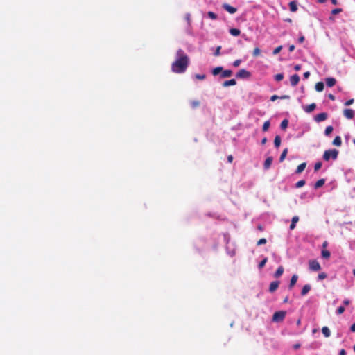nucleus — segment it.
I'll return each instance as SVG.
<instances>
[{
  "label": "nucleus",
  "instance_id": "b1692460",
  "mask_svg": "<svg viewBox=\"0 0 355 355\" xmlns=\"http://www.w3.org/2000/svg\"><path fill=\"white\" fill-rule=\"evenodd\" d=\"M324 183H325V180L324 179H320V180H318L315 183L314 188L315 189L320 188V187H322L324 184Z\"/></svg>",
  "mask_w": 355,
  "mask_h": 355
},
{
  "label": "nucleus",
  "instance_id": "7c9ffc66",
  "mask_svg": "<svg viewBox=\"0 0 355 355\" xmlns=\"http://www.w3.org/2000/svg\"><path fill=\"white\" fill-rule=\"evenodd\" d=\"M333 127L331 125H329L325 128L324 134L325 135L328 136L333 132Z\"/></svg>",
  "mask_w": 355,
  "mask_h": 355
},
{
  "label": "nucleus",
  "instance_id": "9d476101",
  "mask_svg": "<svg viewBox=\"0 0 355 355\" xmlns=\"http://www.w3.org/2000/svg\"><path fill=\"white\" fill-rule=\"evenodd\" d=\"M300 81V77L297 74H294L293 76H291L290 78V82H291V85L292 86H295L298 84Z\"/></svg>",
  "mask_w": 355,
  "mask_h": 355
},
{
  "label": "nucleus",
  "instance_id": "4c0bfd02",
  "mask_svg": "<svg viewBox=\"0 0 355 355\" xmlns=\"http://www.w3.org/2000/svg\"><path fill=\"white\" fill-rule=\"evenodd\" d=\"M321 167H322V162H318L315 164L314 171H318V170H320L321 168Z\"/></svg>",
  "mask_w": 355,
  "mask_h": 355
},
{
  "label": "nucleus",
  "instance_id": "052dcab7",
  "mask_svg": "<svg viewBox=\"0 0 355 355\" xmlns=\"http://www.w3.org/2000/svg\"><path fill=\"white\" fill-rule=\"evenodd\" d=\"M350 330L352 332H355V322L350 327Z\"/></svg>",
  "mask_w": 355,
  "mask_h": 355
},
{
  "label": "nucleus",
  "instance_id": "20e7f679",
  "mask_svg": "<svg viewBox=\"0 0 355 355\" xmlns=\"http://www.w3.org/2000/svg\"><path fill=\"white\" fill-rule=\"evenodd\" d=\"M309 269L313 271H318L321 269L320 264L317 260H310L309 262Z\"/></svg>",
  "mask_w": 355,
  "mask_h": 355
},
{
  "label": "nucleus",
  "instance_id": "58836bf2",
  "mask_svg": "<svg viewBox=\"0 0 355 355\" xmlns=\"http://www.w3.org/2000/svg\"><path fill=\"white\" fill-rule=\"evenodd\" d=\"M283 78H284L283 73H278V74L275 75V79L277 81H281L283 80Z\"/></svg>",
  "mask_w": 355,
  "mask_h": 355
},
{
  "label": "nucleus",
  "instance_id": "49530a36",
  "mask_svg": "<svg viewBox=\"0 0 355 355\" xmlns=\"http://www.w3.org/2000/svg\"><path fill=\"white\" fill-rule=\"evenodd\" d=\"M220 49H221V46H218L216 48V51H215V52H214V55L215 56H218V55L220 54Z\"/></svg>",
  "mask_w": 355,
  "mask_h": 355
},
{
  "label": "nucleus",
  "instance_id": "6ab92c4d",
  "mask_svg": "<svg viewBox=\"0 0 355 355\" xmlns=\"http://www.w3.org/2000/svg\"><path fill=\"white\" fill-rule=\"evenodd\" d=\"M324 83L322 82H318L315 85V89L317 92H322L324 89Z\"/></svg>",
  "mask_w": 355,
  "mask_h": 355
},
{
  "label": "nucleus",
  "instance_id": "bb28decb",
  "mask_svg": "<svg viewBox=\"0 0 355 355\" xmlns=\"http://www.w3.org/2000/svg\"><path fill=\"white\" fill-rule=\"evenodd\" d=\"M230 33L233 36H239L241 34V31L238 28H231Z\"/></svg>",
  "mask_w": 355,
  "mask_h": 355
},
{
  "label": "nucleus",
  "instance_id": "37998d69",
  "mask_svg": "<svg viewBox=\"0 0 355 355\" xmlns=\"http://www.w3.org/2000/svg\"><path fill=\"white\" fill-rule=\"evenodd\" d=\"M345 309L344 306H339L336 310V313L337 314L340 315L345 311Z\"/></svg>",
  "mask_w": 355,
  "mask_h": 355
},
{
  "label": "nucleus",
  "instance_id": "7ed1b4c3",
  "mask_svg": "<svg viewBox=\"0 0 355 355\" xmlns=\"http://www.w3.org/2000/svg\"><path fill=\"white\" fill-rule=\"evenodd\" d=\"M286 315V311H279L274 313L272 315V321L275 322H280L284 320Z\"/></svg>",
  "mask_w": 355,
  "mask_h": 355
},
{
  "label": "nucleus",
  "instance_id": "0e129e2a",
  "mask_svg": "<svg viewBox=\"0 0 355 355\" xmlns=\"http://www.w3.org/2000/svg\"><path fill=\"white\" fill-rule=\"evenodd\" d=\"M267 142V138L264 137L261 140V144L264 145Z\"/></svg>",
  "mask_w": 355,
  "mask_h": 355
},
{
  "label": "nucleus",
  "instance_id": "2eb2a0df",
  "mask_svg": "<svg viewBox=\"0 0 355 355\" xmlns=\"http://www.w3.org/2000/svg\"><path fill=\"white\" fill-rule=\"evenodd\" d=\"M311 285L310 284H306L303 286L302 289V291H301V295L302 296H304L306 295L311 290Z\"/></svg>",
  "mask_w": 355,
  "mask_h": 355
},
{
  "label": "nucleus",
  "instance_id": "f704fd0d",
  "mask_svg": "<svg viewBox=\"0 0 355 355\" xmlns=\"http://www.w3.org/2000/svg\"><path fill=\"white\" fill-rule=\"evenodd\" d=\"M200 105V101H197V100H194V101H192L191 102V106L192 108H196L197 107H198Z\"/></svg>",
  "mask_w": 355,
  "mask_h": 355
},
{
  "label": "nucleus",
  "instance_id": "c9c22d12",
  "mask_svg": "<svg viewBox=\"0 0 355 355\" xmlns=\"http://www.w3.org/2000/svg\"><path fill=\"white\" fill-rule=\"evenodd\" d=\"M305 184H306V182H305V180H299V181L295 184V187H297V188H300V187H303Z\"/></svg>",
  "mask_w": 355,
  "mask_h": 355
},
{
  "label": "nucleus",
  "instance_id": "79ce46f5",
  "mask_svg": "<svg viewBox=\"0 0 355 355\" xmlns=\"http://www.w3.org/2000/svg\"><path fill=\"white\" fill-rule=\"evenodd\" d=\"M267 242L266 239L265 238H261L258 241H257V245H263V244H266Z\"/></svg>",
  "mask_w": 355,
  "mask_h": 355
},
{
  "label": "nucleus",
  "instance_id": "0eeeda50",
  "mask_svg": "<svg viewBox=\"0 0 355 355\" xmlns=\"http://www.w3.org/2000/svg\"><path fill=\"white\" fill-rule=\"evenodd\" d=\"M328 114L326 112H322L315 116V121L317 122H321L325 121L327 119Z\"/></svg>",
  "mask_w": 355,
  "mask_h": 355
},
{
  "label": "nucleus",
  "instance_id": "ddd939ff",
  "mask_svg": "<svg viewBox=\"0 0 355 355\" xmlns=\"http://www.w3.org/2000/svg\"><path fill=\"white\" fill-rule=\"evenodd\" d=\"M272 160L273 159L272 157H268L266 158L263 164V167L265 169H268L270 167Z\"/></svg>",
  "mask_w": 355,
  "mask_h": 355
},
{
  "label": "nucleus",
  "instance_id": "393cba45",
  "mask_svg": "<svg viewBox=\"0 0 355 355\" xmlns=\"http://www.w3.org/2000/svg\"><path fill=\"white\" fill-rule=\"evenodd\" d=\"M322 332L323 335L327 338L329 337L331 335V331L327 327H323L322 328Z\"/></svg>",
  "mask_w": 355,
  "mask_h": 355
},
{
  "label": "nucleus",
  "instance_id": "f03ea898",
  "mask_svg": "<svg viewBox=\"0 0 355 355\" xmlns=\"http://www.w3.org/2000/svg\"><path fill=\"white\" fill-rule=\"evenodd\" d=\"M338 153V150L336 149L327 150L324 151L322 157L324 161H329L331 158L335 160L337 159Z\"/></svg>",
  "mask_w": 355,
  "mask_h": 355
},
{
  "label": "nucleus",
  "instance_id": "4d7b16f0",
  "mask_svg": "<svg viewBox=\"0 0 355 355\" xmlns=\"http://www.w3.org/2000/svg\"><path fill=\"white\" fill-rule=\"evenodd\" d=\"M328 97H329V98L330 100H331V101H334V100H335V96H334V95H333L332 94H329L328 95Z\"/></svg>",
  "mask_w": 355,
  "mask_h": 355
},
{
  "label": "nucleus",
  "instance_id": "423d86ee",
  "mask_svg": "<svg viewBox=\"0 0 355 355\" xmlns=\"http://www.w3.org/2000/svg\"><path fill=\"white\" fill-rule=\"evenodd\" d=\"M223 8L230 14H234L237 11V9L228 3H223L222 6Z\"/></svg>",
  "mask_w": 355,
  "mask_h": 355
},
{
  "label": "nucleus",
  "instance_id": "f8f14e48",
  "mask_svg": "<svg viewBox=\"0 0 355 355\" xmlns=\"http://www.w3.org/2000/svg\"><path fill=\"white\" fill-rule=\"evenodd\" d=\"M298 279V276L297 275H293L291 279L290 284L288 286L289 289H292L293 287L295 285Z\"/></svg>",
  "mask_w": 355,
  "mask_h": 355
},
{
  "label": "nucleus",
  "instance_id": "69168bd1",
  "mask_svg": "<svg viewBox=\"0 0 355 355\" xmlns=\"http://www.w3.org/2000/svg\"><path fill=\"white\" fill-rule=\"evenodd\" d=\"M343 304L345 305H348L349 304V300L348 299H346L343 301Z\"/></svg>",
  "mask_w": 355,
  "mask_h": 355
},
{
  "label": "nucleus",
  "instance_id": "9b49d317",
  "mask_svg": "<svg viewBox=\"0 0 355 355\" xmlns=\"http://www.w3.org/2000/svg\"><path fill=\"white\" fill-rule=\"evenodd\" d=\"M326 84L328 87H331L336 83V80L334 78L329 77L325 79Z\"/></svg>",
  "mask_w": 355,
  "mask_h": 355
},
{
  "label": "nucleus",
  "instance_id": "bf43d9fd",
  "mask_svg": "<svg viewBox=\"0 0 355 355\" xmlns=\"http://www.w3.org/2000/svg\"><path fill=\"white\" fill-rule=\"evenodd\" d=\"M328 245V242L327 241H324L322 243V248L323 249H325Z\"/></svg>",
  "mask_w": 355,
  "mask_h": 355
},
{
  "label": "nucleus",
  "instance_id": "e433bc0d",
  "mask_svg": "<svg viewBox=\"0 0 355 355\" xmlns=\"http://www.w3.org/2000/svg\"><path fill=\"white\" fill-rule=\"evenodd\" d=\"M268 261V259L266 257L264 258L259 263V269H261L262 268L264 267V266L266 265V262Z\"/></svg>",
  "mask_w": 355,
  "mask_h": 355
},
{
  "label": "nucleus",
  "instance_id": "864d4df0",
  "mask_svg": "<svg viewBox=\"0 0 355 355\" xmlns=\"http://www.w3.org/2000/svg\"><path fill=\"white\" fill-rule=\"evenodd\" d=\"M304 40H305L304 37L303 35H302V36H300V37H299V39H298V42H299L300 43H302V42H304Z\"/></svg>",
  "mask_w": 355,
  "mask_h": 355
},
{
  "label": "nucleus",
  "instance_id": "412c9836",
  "mask_svg": "<svg viewBox=\"0 0 355 355\" xmlns=\"http://www.w3.org/2000/svg\"><path fill=\"white\" fill-rule=\"evenodd\" d=\"M299 220V217L295 216H293V218H292V220H291V223L290 225V229L291 230H293L295 229V224L297 222H298Z\"/></svg>",
  "mask_w": 355,
  "mask_h": 355
},
{
  "label": "nucleus",
  "instance_id": "a19ab883",
  "mask_svg": "<svg viewBox=\"0 0 355 355\" xmlns=\"http://www.w3.org/2000/svg\"><path fill=\"white\" fill-rule=\"evenodd\" d=\"M282 46H277V48H275V49L273 50V52H272L273 55H277V54H278V53L281 51V50H282Z\"/></svg>",
  "mask_w": 355,
  "mask_h": 355
},
{
  "label": "nucleus",
  "instance_id": "ea45409f",
  "mask_svg": "<svg viewBox=\"0 0 355 355\" xmlns=\"http://www.w3.org/2000/svg\"><path fill=\"white\" fill-rule=\"evenodd\" d=\"M207 15H208L209 17L211 18V19H217V15L211 11L208 12Z\"/></svg>",
  "mask_w": 355,
  "mask_h": 355
},
{
  "label": "nucleus",
  "instance_id": "473e14b6",
  "mask_svg": "<svg viewBox=\"0 0 355 355\" xmlns=\"http://www.w3.org/2000/svg\"><path fill=\"white\" fill-rule=\"evenodd\" d=\"M270 123L269 121H266L264 122L263 125V128H262V130L263 132H266L268 131L269 127H270Z\"/></svg>",
  "mask_w": 355,
  "mask_h": 355
},
{
  "label": "nucleus",
  "instance_id": "774afa93",
  "mask_svg": "<svg viewBox=\"0 0 355 355\" xmlns=\"http://www.w3.org/2000/svg\"><path fill=\"white\" fill-rule=\"evenodd\" d=\"M288 297L286 296V297L283 300V302H284V303H286V302H288Z\"/></svg>",
  "mask_w": 355,
  "mask_h": 355
},
{
  "label": "nucleus",
  "instance_id": "aec40b11",
  "mask_svg": "<svg viewBox=\"0 0 355 355\" xmlns=\"http://www.w3.org/2000/svg\"><path fill=\"white\" fill-rule=\"evenodd\" d=\"M321 256L322 258L328 259L331 256V253L329 250L326 249H322L321 252Z\"/></svg>",
  "mask_w": 355,
  "mask_h": 355
},
{
  "label": "nucleus",
  "instance_id": "4468645a",
  "mask_svg": "<svg viewBox=\"0 0 355 355\" xmlns=\"http://www.w3.org/2000/svg\"><path fill=\"white\" fill-rule=\"evenodd\" d=\"M316 107V105L315 103H311L307 106H306L304 108V110L307 112V113H310L311 112H313Z\"/></svg>",
  "mask_w": 355,
  "mask_h": 355
},
{
  "label": "nucleus",
  "instance_id": "c03bdc74",
  "mask_svg": "<svg viewBox=\"0 0 355 355\" xmlns=\"http://www.w3.org/2000/svg\"><path fill=\"white\" fill-rule=\"evenodd\" d=\"M327 275L325 272H323L320 273L318 275V279L322 280V279L327 278Z\"/></svg>",
  "mask_w": 355,
  "mask_h": 355
},
{
  "label": "nucleus",
  "instance_id": "dca6fc26",
  "mask_svg": "<svg viewBox=\"0 0 355 355\" xmlns=\"http://www.w3.org/2000/svg\"><path fill=\"white\" fill-rule=\"evenodd\" d=\"M284 272V268L283 266H279L278 268L277 269L276 272H275L274 274V277L275 278H279L280 276L282 275Z\"/></svg>",
  "mask_w": 355,
  "mask_h": 355
},
{
  "label": "nucleus",
  "instance_id": "f257e3e1",
  "mask_svg": "<svg viewBox=\"0 0 355 355\" xmlns=\"http://www.w3.org/2000/svg\"><path fill=\"white\" fill-rule=\"evenodd\" d=\"M177 59L171 64V70L175 73H182L187 69L189 64V57L181 49L177 51Z\"/></svg>",
  "mask_w": 355,
  "mask_h": 355
},
{
  "label": "nucleus",
  "instance_id": "de8ad7c7",
  "mask_svg": "<svg viewBox=\"0 0 355 355\" xmlns=\"http://www.w3.org/2000/svg\"><path fill=\"white\" fill-rule=\"evenodd\" d=\"M196 78L198 80H204L205 78V74H196L195 75Z\"/></svg>",
  "mask_w": 355,
  "mask_h": 355
},
{
  "label": "nucleus",
  "instance_id": "cd10ccee",
  "mask_svg": "<svg viewBox=\"0 0 355 355\" xmlns=\"http://www.w3.org/2000/svg\"><path fill=\"white\" fill-rule=\"evenodd\" d=\"M232 75V71L231 70H224L222 71L221 77L222 78H227L230 77Z\"/></svg>",
  "mask_w": 355,
  "mask_h": 355
},
{
  "label": "nucleus",
  "instance_id": "8fccbe9b",
  "mask_svg": "<svg viewBox=\"0 0 355 355\" xmlns=\"http://www.w3.org/2000/svg\"><path fill=\"white\" fill-rule=\"evenodd\" d=\"M353 103H354V99H349V100L347 101L345 103V105L346 106H349V105H352Z\"/></svg>",
  "mask_w": 355,
  "mask_h": 355
},
{
  "label": "nucleus",
  "instance_id": "338daca9",
  "mask_svg": "<svg viewBox=\"0 0 355 355\" xmlns=\"http://www.w3.org/2000/svg\"><path fill=\"white\" fill-rule=\"evenodd\" d=\"M279 98H281V99H287V98H289V96L284 95V96H282L279 97Z\"/></svg>",
  "mask_w": 355,
  "mask_h": 355
},
{
  "label": "nucleus",
  "instance_id": "39448f33",
  "mask_svg": "<svg viewBox=\"0 0 355 355\" xmlns=\"http://www.w3.org/2000/svg\"><path fill=\"white\" fill-rule=\"evenodd\" d=\"M236 76L238 78H247L250 76V73L247 70L242 69L237 72Z\"/></svg>",
  "mask_w": 355,
  "mask_h": 355
},
{
  "label": "nucleus",
  "instance_id": "72a5a7b5",
  "mask_svg": "<svg viewBox=\"0 0 355 355\" xmlns=\"http://www.w3.org/2000/svg\"><path fill=\"white\" fill-rule=\"evenodd\" d=\"M261 54V50L259 49V47H256L253 50V52H252V55L254 57H258L259 55H260Z\"/></svg>",
  "mask_w": 355,
  "mask_h": 355
},
{
  "label": "nucleus",
  "instance_id": "09e8293b",
  "mask_svg": "<svg viewBox=\"0 0 355 355\" xmlns=\"http://www.w3.org/2000/svg\"><path fill=\"white\" fill-rule=\"evenodd\" d=\"M241 62V60H240V59L236 60L233 62V66L235 67H237L240 65Z\"/></svg>",
  "mask_w": 355,
  "mask_h": 355
},
{
  "label": "nucleus",
  "instance_id": "603ef678",
  "mask_svg": "<svg viewBox=\"0 0 355 355\" xmlns=\"http://www.w3.org/2000/svg\"><path fill=\"white\" fill-rule=\"evenodd\" d=\"M303 76H304V78H308L310 76V72L306 71L304 73Z\"/></svg>",
  "mask_w": 355,
  "mask_h": 355
},
{
  "label": "nucleus",
  "instance_id": "6e6d98bb",
  "mask_svg": "<svg viewBox=\"0 0 355 355\" xmlns=\"http://www.w3.org/2000/svg\"><path fill=\"white\" fill-rule=\"evenodd\" d=\"M300 347V343H296L293 345V349H298Z\"/></svg>",
  "mask_w": 355,
  "mask_h": 355
},
{
  "label": "nucleus",
  "instance_id": "a18cd8bd",
  "mask_svg": "<svg viewBox=\"0 0 355 355\" xmlns=\"http://www.w3.org/2000/svg\"><path fill=\"white\" fill-rule=\"evenodd\" d=\"M342 11H343V10L341 8H335L331 10V14L337 15V14L341 12Z\"/></svg>",
  "mask_w": 355,
  "mask_h": 355
},
{
  "label": "nucleus",
  "instance_id": "13d9d810",
  "mask_svg": "<svg viewBox=\"0 0 355 355\" xmlns=\"http://www.w3.org/2000/svg\"><path fill=\"white\" fill-rule=\"evenodd\" d=\"M232 160H233V156H232V155H229V156L227 157V161H228V162L232 163Z\"/></svg>",
  "mask_w": 355,
  "mask_h": 355
},
{
  "label": "nucleus",
  "instance_id": "3c124183",
  "mask_svg": "<svg viewBox=\"0 0 355 355\" xmlns=\"http://www.w3.org/2000/svg\"><path fill=\"white\" fill-rule=\"evenodd\" d=\"M279 97L277 95H273L270 98V101H275V100L278 99Z\"/></svg>",
  "mask_w": 355,
  "mask_h": 355
},
{
  "label": "nucleus",
  "instance_id": "c85d7f7f",
  "mask_svg": "<svg viewBox=\"0 0 355 355\" xmlns=\"http://www.w3.org/2000/svg\"><path fill=\"white\" fill-rule=\"evenodd\" d=\"M287 153H288V148H285V149L282 151V154H281V155H280V157H279V162H283V161L285 159V158H286V155H287Z\"/></svg>",
  "mask_w": 355,
  "mask_h": 355
},
{
  "label": "nucleus",
  "instance_id": "1a4fd4ad",
  "mask_svg": "<svg viewBox=\"0 0 355 355\" xmlns=\"http://www.w3.org/2000/svg\"><path fill=\"white\" fill-rule=\"evenodd\" d=\"M279 283L280 282L279 281L272 282L269 286V292H270V293L275 292L278 288Z\"/></svg>",
  "mask_w": 355,
  "mask_h": 355
},
{
  "label": "nucleus",
  "instance_id": "2f4dec72",
  "mask_svg": "<svg viewBox=\"0 0 355 355\" xmlns=\"http://www.w3.org/2000/svg\"><path fill=\"white\" fill-rule=\"evenodd\" d=\"M288 121L287 119H284L280 124V127L282 129L285 130L288 127Z\"/></svg>",
  "mask_w": 355,
  "mask_h": 355
},
{
  "label": "nucleus",
  "instance_id": "5fc2aeb1",
  "mask_svg": "<svg viewBox=\"0 0 355 355\" xmlns=\"http://www.w3.org/2000/svg\"><path fill=\"white\" fill-rule=\"evenodd\" d=\"M294 69L295 71H300L301 69V65L300 64H296L295 67H294Z\"/></svg>",
  "mask_w": 355,
  "mask_h": 355
},
{
  "label": "nucleus",
  "instance_id": "a211bd4d",
  "mask_svg": "<svg viewBox=\"0 0 355 355\" xmlns=\"http://www.w3.org/2000/svg\"><path fill=\"white\" fill-rule=\"evenodd\" d=\"M236 84V80L234 79H231V80H225L223 83V86L226 87H229V86L235 85Z\"/></svg>",
  "mask_w": 355,
  "mask_h": 355
},
{
  "label": "nucleus",
  "instance_id": "680f3d73",
  "mask_svg": "<svg viewBox=\"0 0 355 355\" xmlns=\"http://www.w3.org/2000/svg\"><path fill=\"white\" fill-rule=\"evenodd\" d=\"M339 355H346V351L345 349H341L339 352Z\"/></svg>",
  "mask_w": 355,
  "mask_h": 355
},
{
  "label": "nucleus",
  "instance_id": "a878e982",
  "mask_svg": "<svg viewBox=\"0 0 355 355\" xmlns=\"http://www.w3.org/2000/svg\"><path fill=\"white\" fill-rule=\"evenodd\" d=\"M281 144V137L279 135H276L274 139V145L276 148H279Z\"/></svg>",
  "mask_w": 355,
  "mask_h": 355
},
{
  "label": "nucleus",
  "instance_id": "f3484780",
  "mask_svg": "<svg viewBox=\"0 0 355 355\" xmlns=\"http://www.w3.org/2000/svg\"><path fill=\"white\" fill-rule=\"evenodd\" d=\"M306 166V162H303V163L300 164L297 166V169L295 171V173H297V174L301 173L305 169Z\"/></svg>",
  "mask_w": 355,
  "mask_h": 355
},
{
  "label": "nucleus",
  "instance_id": "e2e57ef3",
  "mask_svg": "<svg viewBox=\"0 0 355 355\" xmlns=\"http://www.w3.org/2000/svg\"><path fill=\"white\" fill-rule=\"evenodd\" d=\"M294 49H295V46H294V45H293V44H292V45H291V46H289V51H290V52L293 51H294Z\"/></svg>",
  "mask_w": 355,
  "mask_h": 355
},
{
  "label": "nucleus",
  "instance_id": "c756f323",
  "mask_svg": "<svg viewBox=\"0 0 355 355\" xmlns=\"http://www.w3.org/2000/svg\"><path fill=\"white\" fill-rule=\"evenodd\" d=\"M223 71V67H216L213 69L212 71V74L214 76H216L218 75L220 72H221Z\"/></svg>",
  "mask_w": 355,
  "mask_h": 355
},
{
  "label": "nucleus",
  "instance_id": "4be33fe9",
  "mask_svg": "<svg viewBox=\"0 0 355 355\" xmlns=\"http://www.w3.org/2000/svg\"><path fill=\"white\" fill-rule=\"evenodd\" d=\"M332 144H333L334 146H341V144H342V140H341L340 137V136H336V137L334 138V141H333Z\"/></svg>",
  "mask_w": 355,
  "mask_h": 355
},
{
  "label": "nucleus",
  "instance_id": "6e6552de",
  "mask_svg": "<svg viewBox=\"0 0 355 355\" xmlns=\"http://www.w3.org/2000/svg\"><path fill=\"white\" fill-rule=\"evenodd\" d=\"M343 114L347 119H352L354 118V112L352 109H345L343 111Z\"/></svg>",
  "mask_w": 355,
  "mask_h": 355
},
{
  "label": "nucleus",
  "instance_id": "5701e85b",
  "mask_svg": "<svg viewBox=\"0 0 355 355\" xmlns=\"http://www.w3.org/2000/svg\"><path fill=\"white\" fill-rule=\"evenodd\" d=\"M290 10L293 12H296L297 10V6L295 1H291L289 3Z\"/></svg>",
  "mask_w": 355,
  "mask_h": 355
}]
</instances>
